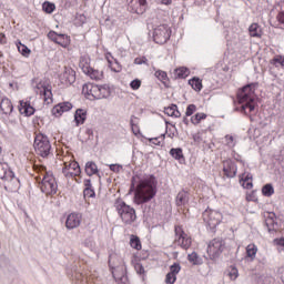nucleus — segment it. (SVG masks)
Masks as SVG:
<instances>
[{"mask_svg": "<svg viewBox=\"0 0 284 284\" xmlns=\"http://www.w3.org/2000/svg\"><path fill=\"white\" fill-rule=\"evenodd\" d=\"M84 190H92V181L90 179L84 180Z\"/></svg>", "mask_w": 284, "mask_h": 284, "instance_id": "obj_57", "label": "nucleus"}, {"mask_svg": "<svg viewBox=\"0 0 284 284\" xmlns=\"http://www.w3.org/2000/svg\"><path fill=\"white\" fill-rule=\"evenodd\" d=\"M87 77H90L93 81H101L103 79V71H99L95 69H89V73H84Z\"/></svg>", "mask_w": 284, "mask_h": 284, "instance_id": "obj_30", "label": "nucleus"}, {"mask_svg": "<svg viewBox=\"0 0 284 284\" xmlns=\"http://www.w3.org/2000/svg\"><path fill=\"white\" fill-rule=\"evenodd\" d=\"M62 174L65 176V179H74L75 176H79V173H74V171L72 172L65 166L62 169Z\"/></svg>", "mask_w": 284, "mask_h": 284, "instance_id": "obj_45", "label": "nucleus"}, {"mask_svg": "<svg viewBox=\"0 0 284 284\" xmlns=\"http://www.w3.org/2000/svg\"><path fill=\"white\" fill-rule=\"evenodd\" d=\"M196 112V105L195 104H189L186 108L185 116H192Z\"/></svg>", "mask_w": 284, "mask_h": 284, "instance_id": "obj_48", "label": "nucleus"}, {"mask_svg": "<svg viewBox=\"0 0 284 284\" xmlns=\"http://www.w3.org/2000/svg\"><path fill=\"white\" fill-rule=\"evenodd\" d=\"M273 63H280V65L284 67V57L277 55L273 59Z\"/></svg>", "mask_w": 284, "mask_h": 284, "instance_id": "obj_56", "label": "nucleus"}, {"mask_svg": "<svg viewBox=\"0 0 284 284\" xmlns=\"http://www.w3.org/2000/svg\"><path fill=\"white\" fill-rule=\"evenodd\" d=\"M109 267L112 276L118 284H130L126 275L125 262L119 254L113 253L109 256Z\"/></svg>", "mask_w": 284, "mask_h": 284, "instance_id": "obj_4", "label": "nucleus"}, {"mask_svg": "<svg viewBox=\"0 0 284 284\" xmlns=\"http://www.w3.org/2000/svg\"><path fill=\"white\" fill-rule=\"evenodd\" d=\"M115 210L124 225H132V223L136 221V210L128 205L125 202L116 201Z\"/></svg>", "mask_w": 284, "mask_h": 284, "instance_id": "obj_7", "label": "nucleus"}, {"mask_svg": "<svg viewBox=\"0 0 284 284\" xmlns=\"http://www.w3.org/2000/svg\"><path fill=\"white\" fill-rule=\"evenodd\" d=\"M81 221H83V215H81V213L69 214L65 220L67 230H77V227L81 225Z\"/></svg>", "mask_w": 284, "mask_h": 284, "instance_id": "obj_14", "label": "nucleus"}, {"mask_svg": "<svg viewBox=\"0 0 284 284\" xmlns=\"http://www.w3.org/2000/svg\"><path fill=\"white\" fill-rule=\"evenodd\" d=\"M227 276L231 281H236L239 278V270L234 266H231L227 271Z\"/></svg>", "mask_w": 284, "mask_h": 284, "instance_id": "obj_43", "label": "nucleus"}, {"mask_svg": "<svg viewBox=\"0 0 284 284\" xmlns=\"http://www.w3.org/2000/svg\"><path fill=\"white\" fill-rule=\"evenodd\" d=\"M274 243H275V245H278L280 247H284V237L275 239Z\"/></svg>", "mask_w": 284, "mask_h": 284, "instance_id": "obj_58", "label": "nucleus"}, {"mask_svg": "<svg viewBox=\"0 0 284 284\" xmlns=\"http://www.w3.org/2000/svg\"><path fill=\"white\" fill-rule=\"evenodd\" d=\"M240 181H252V174H242Z\"/></svg>", "mask_w": 284, "mask_h": 284, "instance_id": "obj_59", "label": "nucleus"}, {"mask_svg": "<svg viewBox=\"0 0 284 284\" xmlns=\"http://www.w3.org/2000/svg\"><path fill=\"white\" fill-rule=\"evenodd\" d=\"M8 125H12V126H14V125H17V121H9V123H8Z\"/></svg>", "mask_w": 284, "mask_h": 284, "instance_id": "obj_63", "label": "nucleus"}, {"mask_svg": "<svg viewBox=\"0 0 284 284\" xmlns=\"http://www.w3.org/2000/svg\"><path fill=\"white\" fill-rule=\"evenodd\" d=\"M256 252H258V247H256L255 244H248L246 246V256L251 258V261L256 258Z\"/></svg>", "mask_w": 284, "mask_h": 284, "instance_id": "obj_34", "label": "nucleus"}, {"mask_svg": "<svg viewBox=\"0 0 284 284\" xmlns=\"http://www.w3.org/2000/svg\"><path fill=\"white\" fill-rule=\"evenodd\" d=\"M203 221L211 227V230H214L216 225H220L223 221V214L216 210L206 209L203 214Z\"/></svg>", "mask_w": 284, "mask_h": 284, "instance_id": "obj_8", "label": "nucleus"}, {"mask_svg": "<svg viewBox=\"0 0 284 284\" xmlns=\"http://www.w3.org/2000/svg\"><path fill=\"white\" fill-rule=\"evenodd\" d=\"M130 88L132 90H139V88H141V80L139 79L132 80L130 83Z\"/></svg>", "mask_w": 284, "mask_h": 284, "instance_id": "obj_50", "label": "nucleus"}, {"mask_svg": "<svg viewBox=\"0 0 284 284\" xmlns=\"http://www.w3.org/2000/svg\"><path fill=\"white\" fill-rule=\"evenodd\" d=\"M132 187H135L134 203L143 205V203H148V201H152L153 196H156V178L154 175L143 178L134 175Z\"/></svg>", "mask_w": 284, "mask_h": 284, "instance_id": "obj_1", "label": "nucleus"}, {"mask_svg": "<svg viewBox=\"0 0 284 284\" xmlns=\"http://www.w3.org/2000/svg\"><path fill=\"white\" fill-rule=\"evenodd\" d=\"M64 168H67L70 171L73 170V172L78 175L81 174V166L79 165V162H77V161L64 162Z\"/></svg>", "mask_w": 284, "mask_h": 284, "instance_id": "obj_31", "label": "nucleus"}, {"mask_svg": "<svg viewBox=\"0 0 284 284\" xmlns=\"http://www.w3.org/2000/svg\"><path fill=\"white\" fill-rule=\"evenodd\" d=\"M79 68L82 70L84 74L90 73V69L92 68L90 67V55L84 54L80 57Z\"/></svg>", "mask_w": 284, "mask_h": 284, "instance_id": "obj_22", "label": "nucleus"}, {"mask_svg": "<svg viewBox=\"0 0 284 284\" xmlns=\"http://www.w3.org/2000/svg\"><path fill=\"white\" fill-rule=\"evenodd\" d=\"M187 261L193 265H203V258H201L196 252H192L191 254H189Z\"/></svg>", "mask_w": 284, "mask_h": 284, "instance_id": "obj_33", "label": "nucleus"}, {"mask_svg": "<svg viewBox=\"0 0 284 284\" xmlns=\"http://www.w3.org/2000/svg\"><path fill=\"white\" fill-rule=\"evenodd\" d=\"M180 272H181V264L179 262H175L170 266L169 273L176 276Z\"/></svg>", "mask_w": 284, "mask_h": 284, "instance_id": "obj_46", "label": "nucleus"}, {"mask_svg": "<svg viewBox=\"0 0 284 284\" xmlns=\"http://www.w3.org/2000/svg\"><path fill=\"white\" fill-rule=\"evenodd\" d=\"M171 34L172 31H170V27H168V24L159 26L153 31V41L163 45V43H168V41H170Z\"/></svg>", "mask_w": 284, "mask_h": 284, "instance_id": "obj_10", "label": "nucleus"}, {"mask_svg": "<svg viewBox=\"0 0 284 284\" xmlns=\"http://www.w3.org/2000/svg\"><path fill=\"white\" fill-rule=\"evenodd\" d=\"M34 171L39 174L36 175V181L40 183V190L43 194L50 195L54 194L57 190H59V185L57 184V180L52 173L45 171V166L34 165Z\"/></svg>", "mask_w": 284, "mask_h": 284, "instance_id": "obj_3", "label": "nucleus"}, {"mask_svg": "<svg viewBox=\"0 0 284 284\" xmlns=\"http://www.w3.org/2000/svg\"><path fill=\"white\" fill-rule=\"evenodd\" d=\"M183 123L185 124V125H187L189 123H190V120H187V118H183Z\"/></svg>", "mask_w": 284, "mask_h": 284, "instance_id": "obj_64", "label": "nucleus"}, {"mask_svg": "<svg viewBox=\"0 0 284 284\" xmlns=\"http://www.w3.org/2000/svg\"><path fill=\"white\" fill-rule=\"evenodd\" d=\"M175 74L179 79H185V77L190 74V70H187L185 67H181L175 70Z\"/></svg>", "mask_w": 284, "mask_h": 284, "instance_id": "obj_40", "label": "nucleus"}, {"mask_svg": "<svg viewBox=\"0 0 284 284\" xmlns=\"http://www.w3.org/2000/svg\"><path fill=\"white\" fill-rule=\"evenodd\" d=\"M8 39L6 38V34L0 33V43L1 45H4V43H7Z\"/></svg>", "mask_w": 284, "mask_h": 284, "instance_id": "obj_61", "label": "nucleus"}, {"mask_svg": "<svg viewBox=\"0 0 284 284\" xmlns=\"http://www.w3.org/2000/svg\"><path fill=\"white\" fill-rule=\"evenodd\" d=\"M109 169L111 170V172H121V170H123V165L121 164H110Z\"/></svg>", "mask_w": 284, "mask_h": 284, "instance_id": "obj_53", "label": "nucleus"}, {"mask_svg": "<svg viewBox=\"0 0 284 284\" xmlns=\"http://www.w3.org/2000/svg\"><path fill=\"white\" fill-rule=\"evenodd\" d=\"M134 270H135L136 274H145V268L143 267V264H141V263H135Z\"/></svg>", "mask_w": 284, "mask_h": 284, "instance_id": "obj_51", "label": "nucleus"}, {"mask_svg": "<svg viewBox=\"0 0 284 284\" xmlns=\"http://www.w3.org/2000/svg\"><path fill=\"white\" fill-rule=\"evenodd\" d=\"M256 83L246 84L237 93V105L235 106L236 112L242 114H251L256 108Z\"/></svg>", "mask_w": 284, "mask_h": 284, "instance_id": "obj_2", "label": "nucleus"}, {"mask_svg": "<svg viewBox=\"0 0 284 284\" xmlns=\"http://www.w3.org/2000/svg\"><path fill=\"white\" fill-rule=\"evenodd\" d=\"M242 183V187H244L245 190H252V187H254V184L252 183V181H241Z\"/></svg>", "mask_w": 284, "mask_h": 284, "instance_id": "obj_55", "label": "nucleus"}, {"mask_svg": "<svg viewBox=\"0 0 284 284\" xmlns=\"http://www.w3.org/2000/svg\"><path fill=\"white\" fill-rule=\"evenodd\" d=\"M165 283L166 284H174L176 283V275H174L173 273H168L165 276Z\"/></svg>", "mask_w": 284, "mask_h": 284, "instance_id": "obj_47", "label": "nucleus"}, {"mask_svg": "<svg viewBox=\"0 0 284 284\" xmlns=\"http://www.w3.org/2000/svg\"><path fill=\"white\" fill-rule=\"evenodd\" d=\"M155 77H156V79H159V81H161V83H163L164 85L168 83V81H170V79L168 78V72L162 71V70L155 71Z\"/></svg>", "mask_w": 284, "mask_h": 284, "instance_id": "obj_36", "label": "nucleus"}, {"mask_svg": "<svg viewBox=\"0 0 284 284\" xmlns=\"http://www.w3.org/2000/svg\"><path fill=\"white\" fill-rule=\"evenodd\" d=\"M225 250V242L222 239H214L209 243L207 254L211 261L219 258L223 251Z\"/></svg>", "mask_w": 284, "mask_h": 284, "instance_id": "obj_9", "label": "nucleus"}, {"mask_svg": "<svg viewBox=\"0 0 284 284\" xmlns=\"http://www.w3.org/2000/svg\"><path fill=\"white\" fill-rule=\"evenodd\" d=\"M165 141V134H162L159 138H153L150 140V143H153V145H161V142Z\"/></svg>", "mask_w": 284, "mask_h": 284, "instance_id": "obj_49", "label": "nucleus"}, {"mask_svg": "<svg viewBox=\"0 0 284 284\" xmlns=\"http://www.w3.org/2000/svg\"><path fill=\"white\" fill-rule=\"evenodd\" d=\"M265 225L268 232H277L278 230V222H276V214L271 212L266 216Z\"/></svg>", "mask_w": 284, "mask_h": 284, "instance_id": "obj_19", "label": "nucleus"}, {"mask_svg": "<svg viewBox=\"0 0 284 284\" xmlns=\"http://www.w3.org/2000/svg\"><path fill=\"white\" fill-rule=\"evenodd\" d=\"M130 245L133 250H141V240L139 237L132 235L130 239Z\"/></svg>", "mask_w": 284, "mask_h": 284, "instance_id": "obj_42", "label": "nucleus"}, {"mask_svg": "<svg viewBox=\"0 0 284 284\" xmlns=\"http://www.w3.org/2000/svg\"><path fill=\"white\" fill-rule=\"evenodd\" d=\"M225 143L227 148H235L236 146V138L234 135H225Z\"/></svg>", "mask_w": 284, "mask_h": 284, "instance_id": "obj_44", "label": "nucleus"}, {"mask_svg": "<svg viewBox=\"0 0 284 284\" xmlns=\"http://www.w3.org/2000/svg\"><path fill=\"white\" fill-rule=\"evenodd\" d=\"M248 33H250V37H253L256 39H261V37H263V30L261 29V26H258V23H252L248 27Z\"/></svg>", "mask_w": 284, "mask_h": 284, "instance_id": "obj_24", "label": "nucleus"}, {"mask_svg": "<svg viewBox=\"0 0 284 284\" xmlns=\"http://www.w3.org/2000/svg\"><path fill=\"white\" fill-rule=\"evenodd\" d=\"M277 21H278L280 23H284V11H282V12H280V13L277 14Z\"/></svg>", "mask_w": 284, "mask_h": 284, "instance_id": "obj_60", "label": "nucleus"}, {"mask_svg": "<svg viewBox=\"0 0 284 284\" xmlns=\"http://www.w3.org/2000/svg\"><path fill=\"white\" fill-rule=\"evenodd\" d=\"M0 179L12 183V185H18L19 180L14 176V172L10 170V166L6 162H0Z\"/></svg>", "mask_w": 284, "mask_h": 284, "instance_id": "obj_12", "label": "nucleus"}, {"mask_svg": "<svg viewBox=\"0 0 284 284\" xmlns=\"http://www.w3.org/2000/svg\"><path fill=\"white\" fill-rule=\"evenodd\" d=\"M170 154L173 159H175L176 161H181V159H183V149L178 148V149H171L170 150Z\"/></svg>", "mask_w": 284, "mask_h": 284, "instance_id": "obj_37", "label": "nucleus"}, {"mask_svg": "<svg viewBox=\"0 0 284 284\" xmlns=\"http://www.w3.org/2000/svg\"><path fill=\"white\" fill-rule=\"evenodd\" d=\"M16 45L18 48V52L20 54H22V57H26V59H28V57H30V53L32 52L30 50V48H28L26 44L21 43V41H19V40L16 42Z\"/></svg>", "mask_w": 284, "mask_h": 284, "instance_id": "obj_29", "label": "nucleus"}, {"mask_svg": "<svg viewBox=\"0 0 284 284\" xmlns=\"http://www.w3.org/2000/svg\"><path fill=\"white\" fill-rule=\"evenodd\" d=\"M0 110L2 114H12V110H14V105H12V101L8 98H2L0 102Z\"/></svg>", "mask_w": 284, "mask_h": 284, "instance_id": "obj_21", "label": "nucleus"}, {"mask_svg": "<svg viewBox=\"0 0 284 284\" xmlns=\"http://www.w3.org/2000/svg\"><path fill=\"white\" fill-rule=\"evenodd\" d=\"M203 119H207V114L205 113H196L194 116L191 118V122L193 125H199Z\"/></svg>", "mask_w": 284, "mask_h": 284, "instance_id": "obj_39", "label": "nucleus"}, {"mask_svg": "<svg viewBox=\"0 0 284 284\" xmlns=\"http://www.w3.org/2000/svg\"><path fill=\"white\" fill-rule=\"evenodd\" d=\"M189 85H191L195 92H201V90H203V82L199 78H192L189 80Z\"/></svg>", "mask_w": 284, "mask_h": 284, "instance_id": "obj_32", "label": "nucleus"}, {"mask_svg": "<svg viewBox=\"0 0 284 284\" xmlns=\"http://www.w3.org/2000/svg\"><path fill=\"white\" fill-rule=\"evenodd\" d=\"M106 61L109 63V68H111L113 72H121V64H119L112 54L106 55Z\"/></svg>", "mask_w": 284, "mask_h": 284, "instance_id": "obj_27", "label": "nucleus"}, {"mask_svg": "<svg viewBox=\"0 0 284 284\" xmlns=\"http://www.w3.org/2000/svg\"><path fill=\"white\" fill-rule=\"evenodd\" d=\"M70 110H72V103L60 102L55 106H53L51 112H52L53 116L59 118V116H62L63 113L70 112Z\"/></svg>", "mask_w": 284, "mask_h": 284, "instance_id": "obj_16", "label": "nucleus"}, {"mask_svg": "<svg viewBox=\"0 0 284 284\" xmlns=\"http://www.w3.org/2000/svg\"><path fill=\"white\" fill-rule=\"evenodd\" d=\"M42 9H43L44 12H47V14H52L54 12V10H57V6L52 2L45 1L42 4Z\"/></svg>", "mask_w": 284, "mask_h": 284, "instance_id": "obj_38", "label": "nucleus"}, {"mask_svg": "<svg viewBox=\"0 0 284 284\" xmlns=\"http://www.w3.org/2000/svg\"><path fill=\"white\" fill-rule=\"evenodd\" d=\"M163 6H172V0H161Z\"/></svg>", "mask_w": 284, "mask_h": 284, "instance_id": "obj_62", "label": "nucleus"}, {"mask_svg": "<svg viewBox=\"0 0 284 284\" xmlns=\"http://www.w3.org/2000/svg\"><path fill=\"white\" fill-rule=\"evenodd\" d=\"M33 148L38 156L50 159L52 156V144L48 135L38 133L34 138Z\"/></svg>", "mask_w": 284, "mask_h": 284, "instance_id": "obj_6", "label": "nucleus"}, {"mask_svg": "<svg viewBox=\"0 0 284 284\" xmlns=\"http://www.w3.org/2000/svg\"><path fill=\"white\" fill-rule=\"evenodd\" d=\"M236 163H234L232 160H226L223 162V173L227 176V179H234V176H236Z\"/></svg>", "mask_w": 284, "mask_h": 284, "instance_id": "obj_17", "label": "nucleus"}, {"mask_svg": "<svg viewBox=\"0 0 284 284\" xmlns=\"http://www.w3.org/2000/svg\"><path fill=\"white\" fill-rule=\"evenodd\" d=\"M134 63H135V65H143V63H148V58H145V57L135 58Z\"/></svg>", "mask_w": 284, "mask_h": 284, "instance_id": "obj_54", "label": "nucleus"}, {"mask_svg": "<svg viewBox=\"0 0 284 284\" xmlns=\"http://www.w3.org/2000/svg\"><path fill=\"white\" fill-rule=\"evenodd\" d=\"M175 245H179V247H182V250H190L192 246V237L189 236L185 231H183V227L175 226Z\"/></svg>", "mask_w": 284, "mask_h": 284, "instance_id": "obj_11", "label": "nucleus"}, {"mask_svg": "<svg viewBox=\"0 0 284 284\" xmlns=\"http://www.w3.org/2000/svg\"><path fill=\"white\" fill-rule=\"evenodd\" d=\"M262 194L263 196H272L274 194V186L272 184H266L262 187Z\"/></svg>", "mask_w": 284, "mask_h": 284, "instance_id": "obj_41", "label": "nucleus"}, {"mask_svg": "<svg viewBox=\"0 0 284 284\" xmlns=\"http://www.w3.org/2000/svg\"><path fill=\"white\" fill-rule=\"evenodd\" d=\"M83 194L88 196V199H94L95 196L94 189H84Z\"/></svg>", "mask_w": 284, "mask_h": 284, "instance_id": "obj_52", "label": "nucleus"}, {"mask_svg": "<svg viewBox=\"0 0 284 284\" xmlns=\"http://www.w3.org/2000/svg\"><path fill=\"white\" fill-rule=\"evenodd\" d=\"M164 114H168V116H174V119H179L181 116L179 106H176L175 104H172L171 106L165 108Z\"/></svg>", "mask_w": 284, "mask_h": 284, "instance_id": "obj_28", "label": "nucleus"}, {"mask_svg": "<svg viewBox=\"0 0 284 284\" xmlns=\"http://www.w3.org/2000/svg\"><path fill=\"white\" fill-rule=\"evenodd\" d=\"M85 174L88 176H94V174H99V166L93 161H89L85 163Z\"/></svg>", "mask_w": 284, "mask_h": 284, "instance_id": "obj_26", "label": "nucleus"}, {"mask_svg": "<svg viewBox=\"0 0 284 284\" xmlns=\"http://www.w3.org/2000/svg\"><path fill=\"white\" fill-rule=\"evenodd\" d=\"M60 80L65 85H72V83L77 81L74 70H72L71 68H65L63 73L60 74Z\"/></svg>", "mask_w": 284, "mask_h": 284, "instance_id": "obj_18", "label": "nucleus"}, {"mask_svg": "<svg viewBox=\"0 0 284 284\" xmlns=\"http://www.w3.org/2000/svg\"><path fill=\"white\" fill-rule=\"evenodd\" d=\"M88 119V111L85 109H78L74 114L77 125H83Z\"/></svg>", "mask_w": 284, "mask_h": 284, "instance_id": "obj_23", "label": "nucleus"}, {"mask_svg": "<svg viewBox=\"0 0 284 284\" xmlns=\"http://www.w3.org/2000/svg\"><path fill=\"white\" fill-rule=\"evenodd\" d=\"M48 39L53 41V43H58V45H61L62 48H68V45H70V38L63 33L50 31L48 33Z\"/></svg>", "mask_w": 284, "mask_h": 284, "instance_id": "obj_13", "label": "nucleus"}, {"mask_svg": "<svg viewBox=\"0 0 284 284\" xmlns=\"http://www.w3.org/2000/svg\"><path fill=\"white\" fill-rule=\"evenodd\" d=\"M138 8L135 9L136 14H143L148 10V0H138Z\"/></svg>", "mask_w": 284, "mask_h": 284, "instance_id": "obj_35", "label": "nucleus"}, {"mask_svg": "<svg viewBox=\"0 0 284 284\" xmlns=\"http://www.w3.org/2000/svg\"><path fill=\"white\" fill-rule=\"evenodd\" d=\"M82 92L89 101H101V99H110L112 97V89L108 84H84Z\"/></svg>", "mask_w": 284, "mask_h": 284, "instance_id": "obj_5", "label": "nucleus"}, {"mask_svg": "<svg viewBox=\"0 0 284 284\" xmlns=\"http://www.w3.org/2000/svg\"><path fill=\"white\" fill-rule=\"evenodd\" d=\"M190 201V194H187L186 191H180L176 195V200L175 203L176 205L181 206V205H186V203H189Z\"/></svg>", "mask_w": 284, "mask_h": 284, "instance_id": "obj_25", "label": "nucleus"}, {"mask_svg": "<svg viewBox=\"0 0 284 284\" xmlns=\"http://www.w3.org/2000/svg\"><path fill=\"white\" fill-rule=\"evenodd\" d=\"M36 94H39L43 99L44 103H52V90L43 84H38L36 89Z\"/></svg>", "mask_w": 284, "mask_h": 284, "instance_id": "obj_15", "label": "nucleus"}, {"mask_svg": "<svg viewBox=\"0 0 284 284\" xmlns=\"http://www.w3.org/2000/svg\"><path fill=\"white\" fill-rule=\"evenodd\" d=\"M20 114H24V116H32L34 114L36 110L30 102L20 101V108H19Z\"/></svg>", "mask_w": 284, "mask_h": 284, "instance_id": "obj_20", "label": "nucleus"}]
</instances>
